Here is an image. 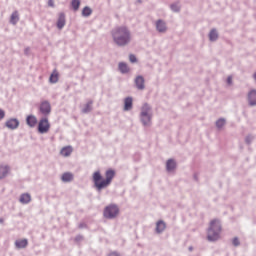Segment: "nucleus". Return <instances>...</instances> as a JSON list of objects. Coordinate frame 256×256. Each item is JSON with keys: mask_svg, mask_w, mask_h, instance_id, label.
I'll return each mask as SVG.
<instances>
[{"mask_svg": "<svg viewBox=\"0 0 256 256\" xmlns=\"http://www.w3.org/2000/svg\"><path fill=\"white\" fill-rule=\"evenodd\" d=\"M115 178V170L108 169L105 172V178L101 175L100 171H96L93 173L92 179L94 183V187H96L97 191H102V189H107Z\"/></svg>", "mask_w": 256, "mask_h": 256, "instance_id": "f257e3e1", "label": "nucleus"}, {"mask_svg": "<svg viewBox=\"0 0 256 256\" xmlns=\"http://www.w3.org/2000/svg\"><path fill=\"white\" fill-rule=\"evenodd\" d=\"M112 37L114 43H116L118 47H125V45H129L131 42V32L125 26L114 29L112 32Z\"/></svg>", "mask_w": 256, "mask_h": 256, "instance_id": "f03ea898", "label": "nucleus"}, {"mask_svg": "<svg viewBox=\"0 0 256 256\" xmlns=\"http://www.w3.org/2000/svg\"><path fill=\"white\" fill-rule=\"evenodd\" d=\"M221 237V222L218 219L211 220L208 228V241H217Z\"/></svg>", "mask_w": 256, "mask_h": 256, "instance_id": "7ed1b4c3", "label": "nucleus"}, {"mask_svg": "<svg viewBox=\"0 0 256 256\" xmlns=\"http://www.w3.org/2000/svg\"><path fill=\"white\" fill-rule=\"evenodd\" d=\"M103 215L106 219H115L119 215V206L116 204L106 206Z\"/></svg>", "mask_w": 256, "mask_h": 256, "instance_id": "20e7f679", "label": "nucleus"}, {"mask_svg": "<svg viewBox=\"0 0 256 256\" xmlns=\"http://www.w3.org/2000/svg\"><path fill=\"white\" fill-rule=\"evenodd\" d=\"M149 111H151V107H149L148 104H144L141 112L143 125H149V123H151V115H149Z\"/></svg>", "mask_w": 256, "mask_h": 256, "instance_id": "39448f33", "label": "nucleus"}, {"mask_svg": "<svg viewBox=\"0 0 256 256\" xmlns=\"http://www.w3.org/2000/svg\"><path fill=\"white\" fill-rule=\"evenodd\" d=\"M49 129H51V124L49 123V119L42 118L38 123V133L44 134L49 133Z\"/></svg>", "mask_w": 256, "mask_h": 256, "instance_id": "423d86ee", "label": "nucleus"}, {"mask_svg": "<svg viewBox=\"0 0 256 256\" xmlns=\"http://www.w3.org/2000/svg\"><path fill=\"white\" fill-rule=\"evenodd\" d=\"M40 112L42 115H49L51 113V104L49 101H43L40 104Z\"/></svg>", "mask_w": 256, "mask_h": 256, "instance_id": "0eeeda50", "label": "nucleus"}, {"mask_svg": "<svg viewBox=\"0 0 256 256\" xmlns=\"http://www.w3.org/2000/svg\"><path fill=\"white\" fill-rule=\"evenodd\" d=\"M5 126L8 129H17V127H19V120L15 119V118H11L6 121Z\"/></svg>", "mask_w": 256, "mask_h": 256, "instance_id": "6e6552de", "label": "nucleus"}, {"mask_svg": "<svg viewBox=\"0 0 256 256\" xmlns=\"http://www.w3.org/2000/svg\"><path fill=\"white\" fill-rule=\"evenodd\" d=\"M11 168L8 165H0V179H5L9 175Z\"/></svg>", "mask_w": 256, "mask_h": 256, "instance_id": "1a4fd4ad", "label": "nucleus"}, {"mask_svg": "<svg viewBox=\"0 0 256 256\" xmlns=\"http://www.w3.org/2000/svg\"><path fill=\"white\" fill-rule=\"evenodd\" d=\"M71 153H73V147L71 146L63 147L60 150V155H62V157H70Z\"/></svg>", "mask_w": 256, "mask_h": 256, "instance_id": "9d476101", "label": "nucleus"}, {"mask_svg": "<svg viewBox=\"0 0 256 256\" xmlns=\"http://www.w3.org/2000/svg\"><path fill=\"white\" fill-rule=\"evenodd\" d=\"M156 29L159 31V33H165V31H167V26L165 25V22L158 20L156 22Z\"/></svg>", "mask_w": 256, "mask_h": 256, "instance_id": "9b49d317", "label": "nucleus"}, {"mask_svg": "<svg viewBox=\"0 0 256 256\" xmlns=\"http://www.w3.org/2000/svg\"><path fill=\"white\" fill-rule=\"evenodd\" d=\"M133 109V98L128 97L124 101V111H131Z\"/></svg>", "mask_w": 256, "mask_h": 256, "instance_id": "f8f14e48", "label": "nucleus"}, {"mask_svg": "<svg viewBox=\"0 0 256 256\" xmlns=\"http://www.w3.org/2000/svg\"><path fill=\"white\" fill-rule=\"evenodd\" d=\"M19 201L20 203H22V205H27V203H31V195L29 193H24L20 196Z\"/></svg>", "mask_w": 256, "mask_h": 256, "instance_id": "ddd939ff", "label": "nucleus"}, {"mask_svg": "<svg viewBox=\"0 0 256 256\" xmlns=\"http://www.w3.org/2000/svg\"><path fill=\"white\" fill-rule=\"evenodd\" d=\"M27 245H29V241H27V239H21V240L15 241V246L17 247V249H25Z\"/></svg>", "mask_w": 256, "mask_h": 256, "instance_id": "4468645a", "label": "nucleus"}, {"mask_svg": "<svg viewBox=\"0 0 256 256\" xmlns=\"http://www.w3.org/2000/svg\"><path fill=\"white\" fill-rule=\"evenodd\" d=\"M26 123L29 127H35V125H37V117H35L34 115H29L26 118Z\"/></svg>", "mask_w": 256, "mask_h": 256, "instance_id": "2eb2a0df", "label": "nucleus"}, {"mask_svg": "<svg viewBox=\"0 0 256 256\" xmlns=\"http://www.w3.org/2000/svg\"><path fill=\"white\" fill-rule=\"evenodd\" d=\"M137 89H145V79L142 76H138L135 80Z\"/></svg>", "mask_w": 256, "mask_h": 256, "instance_id": "dca6fc26", "label": "nucleus"}, {"mask_svg": "<svg viewBox=\"0 0 256 256\" xmlns=\"http://www.w3.org/2000/svg\"><path fill=\"white\" fill-rule=\"evenodd\" d=\"M57 27H58V29H63V27H65V14L64 13L59 14V18L57 21Z\"/></svg>", "mask_w": 256, "mask_h": 256, "instance_id": "f3484780", "label": "nucleus"}, {"mask_svg": "<svg viewBox=\"0 0 256 256\" xmlns=\"http://www.w3.org/2000/svg\"><path fill=\"white\" fill-rule=\"evenodd\" d=\"M248 101L250 105H256V90H252L249 92Z\"/></svg>", "mask_w": 256, "mask_h": 256, "instance_id": "a211bd4d", "label": "nucleus"}, {"mask_svg": "<svg viewBox=\"0 0 256 256\" xmlns=\"http://www.w3.org/2000/svg\"><path fill=\"white\" fill-rule=\"evenodd\" d=\"M167 226H166V224H165V222H163V221H158L157 223H156V232L157 233H163V231H165V228H166Z\"/></svg>", "mask_w": 256, "mask_h": 256, "instance_id": "6ab92c4d", "label": "nucleus"}, {"mask_svg": "<svg viewBox=\"0 0 256 256\" xmlns=\"http://www.w3.org/2000/svg\"><path fill=\"white\" fill-rule=\"evenodd\" d=\"M175 167H177V163H175V160L170 159L167 161V163H166L167 171H173V169H175Z\"/></svg>", "mask_w": 256, "mask_h": 256, "instance_id": "aec40b11", "label": "nucleus"}, {"mask_svg": "<svg viewBox=\"0 0 256 256\" xmlns=\"http://www.w3.org/2000/svg\"><path fill=\"white\" fill-rule=\"evenodd\" d=\"M61 179L64 183H69L73 179V174H71L70 172H65L64 174H62Z\"/></svg>", "mask_w": 256, "mask_h": 256, "instance_id": "412c9836", "label": "nucleus"}, {"mask_svg": "<svg viewBox=\"0 0 256 256\" xmlns=\"http://www.w3.org/2000/svg\"><path fill=\"white\" fill-rule=\"evenodd\" d=\"M57 81H59V72L54 70L50 75V83H57Z\"/></svg>", "mask_w": 256, "mask_h": 256, "instance_id": "4be33fe9", "label": "nucleus"}, {"mask_svg": "<svg viewBox=\"0 0 256 256\" xmlns=\"http://www.w3.org/2000/svg\"><path fill=\"white\" fill-rule=\"evenodd\" d=\"M10 22L12 23V25H17V23L19 22V13L17 11H15L11 15Z\"/></svg>", "mask_w": 256, "mask_h": 256, "instance_id": "5701e85b", "label": "nucleus"}, {"mask_svg": "<svg viewBox=\"0 0 256 256\" xmlns=\"http://www.w3.org/2000/svg\"><path fill=\"white\" fill-rule=\"evenodd\" d=\"M118 67L122 73H129V66L126 63L120 62Z\"/></svg>", "mask_w": 256, "mask_h": 256, "instance_id": "b1692460", "label": "nucleus"}, {"mask_svg": "<svg viewBox=\"0 0 256 256\" xmlns=\"http://www.w3.org/2000/svg\"><path fill=\"white\" fill-rule=\"evenodd\" d=\"M92 13H93V10L88 6L84 7L82 10L83 17H89L91 16Z\"/></svg>", "mask_w": 256, "mask_h": 256, "instance_id": "393cba45", "label": "nucleus"}, {"mask_svg": "<svg viewBox=\"0 0 256 256\" xmlns=\"http://www.w3.org/2000/svg\"><path fill=\"white\" fill-rule=\"evenodd\" d=\"M72 8L74 11H79V7H81V1L80 0H72L71 2Z\"/></svg>", "mask_w": 256, "mask_h": 256, "instance_id": "a878e982", "label": "nucleus"}, {"mask_svg": "<svg viewBox=\"0 0 256 256\" xmlns=\"http://www.w3.org/2000/svg\"><path fill=\"white\" fill-rule=\"evenodd\" d=\"M218 37H219V35L217 34L216 30L210 31V34H209L210 41H217Z\"/></svg>", "mask_w": 256, "mask_h": 256, "instance_id": "bb28decb", "label": "nucleus"}, {"mask_svg": "<svg viewBox=\"0 0 256 256\" xmlns=\"http://www.w3.org/2000/svg\"><path fill=\"white\" fill-rule=\"evenodd\" d=\"M91 105H93V102H88L82 110L83 113H89V111H91Z\"/></svg>", "mask_w": 256, "mask_h": 256, "instance_id": "cd10ccee", "label": "nucleus"}, {"mask_svg": "<svg viewBox=\"0 0 256 256\" xmlns=\"http://www.w3.org/2000/svg\"><path fill=\"white\" fill-rule=\"evenodd\" d=\"M225 125V119H219L216 122V127H218V129H221V127H223Z\"/></svg>", "mask_w": 256, "mask_h": 256, "instance_id": "c85d7f7f", "label": "nucleus"}, {"mask_svg": "<svg viewBox=\"0 0 256 256\" xmlns=\"http://www.w3.org/2000/svg\"><path fill=\"white\" fill-rule=\"evenodd\" d=\"M130 63H137V57L135 55L131 54L129 56Z\"/></svg>", "mask_w": 256, "mask_h": 256, "instance_id": "c756f323", "label": "nucleus"}, {"mask_svg": "<svg viewBox=\"0 0 256 256\" xmlns=\"http://www.w3.org/2000/svg\"><path fill=\"white\" fill-rule=\"evenodd\" d=\"M171 9H172V11H175V12H177V11H179V5H177V4H172L171 5Z\"/></svg>", "mask_w": 256, "mask_h": 256, "instance_id": "7c9ffc66", "label": "nucleus"}, {"mask_svg": "<svg viewBox=\"0 0 256 256\" xmlns=\"http://www.w3.org/2000/svg\"><path fill=\"white\" fill-rule=\"evenodd\" d=\"M1 119H5V111H3L2 109H0V121Z\"/></svg>", "mask_w": 256, "mask_h": 256, "instance_id": "2f4dec72", "label": "nucleus"}, {"mask_svg": "<svg viewBox=\"0 0 256 256\" xmlns=\"http://www.w3.org/2000/svg\"><path fill=\"white\" fill-rule=\"evenodd\" d=\"M232 243H233V245H235V247H237L239 245V239L234 238Z\"/></svg>", "mask_w": 256, "mask_h": 256, "instance_id": "473e14b6", "label": "nucleus"}, {"mask_svg": "<svg viewBox=\"0 0 256 256\" xmlns=\"http://www.w3.org/2000/svg\"><path fill=\"white\" fill-rule=\"evenodd\" d=\"M49 7H55V2L53 0H48Z\"/></svg>", "mask_w": 256, "mask_h": 256, "instance_id": "72a5a7b5", "label": "nucleus"}, {"mask_svg": "<svg viewBox=\"0 0 256 256\" xmlns=\"http://www.w3.org/2000/svg\"><path fill=\"white\" fill-rule=\"evenodd\" d=\"M227 83L228 85H231L233 83V78L231 76L227 78Z\"/></svg>", "mask_w": 256, "mask_h": 256, "instance_id": "f704fd0d", "label": "nucleus"}, {"mask_svg": "<svg viewBox=\"0 0 256 256\" xmlns=\"http://www.w3.org/2000/svg\"><path fill=\"white\" fill-rule=\"evenodd\" d=\"M107 256H121V255H119V253L117 252H111Z\"/></svg>", "mask_w": 256, "mask_h": 256, "instance_id": "c9c22d12", "label": "nucleus"}, {"mask_svg": "<svg viewBox=\"0 0 256 256\" xmlns=\"http://www.w3.org/2000/svg\"><path fill=\"white\" fill-rule=\"evenodd\" d=\"M3 222H4L3 218H0V223H3Z\"/></svg>", "mask_w": 256, "mask_h": 256, "instance_id": "e433bc0d", "label": "nucleus"}]
</instances>
